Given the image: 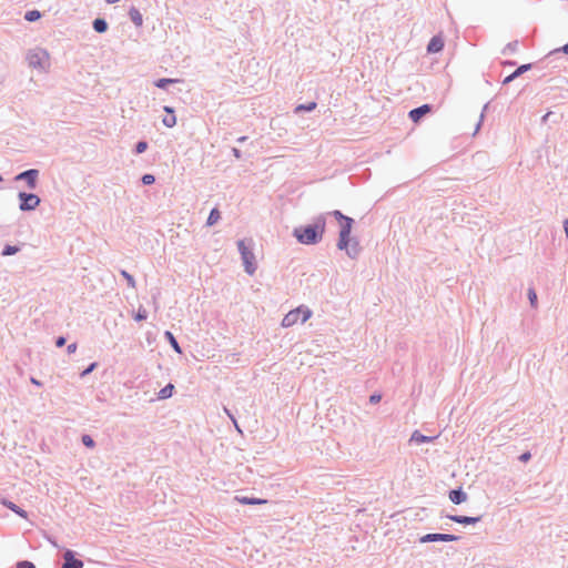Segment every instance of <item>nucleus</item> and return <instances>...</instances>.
Segmentation results:
<instances>
[{
  "label": "nucleus",
  "instance_id": "obj_1",
  "mask_svg": "<svg viewBox=\"0 0 568 568\" xmlns=\"http://www.w3.org/2000/svg\"><path fill=\"white\" fill-rule=\"evenodd\" d=\"M326 215L320 214L313 219V222L307 225L295 227L293 235L304 245H314L323 240V235L326 226Z\"/></svg>",
  "mask_w": 568,
  "mask_h": 568
},
{
  "label": "nucleus",
  "instance_id": "obj_2",
  "mask_svg": "<svg viewBox=\"0 0 568 568\" xmlns=\"http://www.w3.org/2000/svg\"><path fill=\"white\" fill-rule=\"evenodd\" d=\"M353 223L354 220L352 217L341 223V230L336 246L338 250L345 251L346 255L349 258L356 260L361 254L362 248L358 240L355 237H351Z\"/></svg>",
  "mask_w": 568,
  "mask_h": 568
},
{
  "label": "nucleus",
  "instance_id": "obj_3",
  "mask_svg": "<svg viewBox=\"0 0 568 568\" xmlns=\"http://www.w3.org/2000/svg\"><path fill=\"white\" fill-rule=\"evenodd\" d=\"M49 59V52L42 48L31 49L27 53L29 67L41 71H45L50 67Z\"/></svg>",
  "mask_w": 568,
  "mask_h": 568
},
{
  "label": "nucleus",
  "instance_id": "obj_4",
  "mask_svg": "<svg viewBox=\"0 0 568 568\" xmlns=\"http://www.w3.org/2000/svg\"><path fill=\"white\" fill-rule=\"evenodd\" d=\"M237 248L241 254V258L244 264L245 272L248 275H253L256 271L255 256L252 248L246 245L245 240L237 241Z\"/></svg>",
  "mask_w": 568,
  "mask_h": 568
},
{
  "label": "nucleus",
  "instance_id": "obj_5",
  "mask_svg": "<svg viewBox=\"0 0 568 568\" xmlns=\"http://www.w3.org/2000/svg\"><path fill=\"white\" fill-rule=\"evenodd\" d=\"M312 315V311L308 307L300 306L295 310L290 311L282 320L283 327H291L298 321L305 323Z\"/></svg>",
  "mask_w": 568,
  "mask_h": 568
},
{
  "label": "nucleus",
  "instance_id": "obj_6",
  "mask_svg": "<svg viewBox=\"0 0 568 568\" xmlns=\"http://www.w3.org/2000/svg\"><path fill=\"white\" fill-rule=\"evenodd\" d=\"M19 209L23 212L33 211L39 206L41 200L34 193L19 192Z\"/></svg>",
  "mask_w": 568,
  "mask_h": 568
},
{
  "label": "nucleus",
  "instance_id": "obj_7",
  "mask_svg": "<svg viewBox=\"0 0 568 568\" xmlns=\"http://www.w3.org/2000/svg\"><path fill=\"white\" fill-rule=\"evenodd\" d=\"M39 170L29 169L14 176V181H24L30 190H34L38 186Z\"/></svg>",
  "mask_w": 568,
  "mask_h": 568
},
{
  "label": "nucleus",
  "instance_id": "obj_8",
  "mask_svg": "<svg viewBox=\"0 0 568 568\" xmlns=\"http://www.w3.org/2000/svg\"><path fill=\"white\" fill-rule=\"evenodd\" d=\"M460 537L459 536H456V535H450V534H439V532H435V534H426L424 535L423 537H420L419 541L425 544V542H435V541H456V540H459Z\"/></svg>",
  "mask_w": 568,
  "mask_h": 568
},
{
  "label": "nucleus",
  "instance_id": "obj_9",
  "mask_svg": "<svg viewBox=\"0 0 568 568\" xmlns=\"http://www.w3.org/2000/svg\"><path fill=\"white\" fill-rule=\"evenodd\" d=\"M62 568H83V562L74 557V552L70 549L63 554Z\"/></svg>",
  "mask_w": 568,
  "mask_h": 568
},
{
  "label": "nucleus",
  "instance_id": "obj_10",
  "mask_svg": "<svg viewBox=\"0 0 568 568\" xmlns=\"http://www.w3.org/2000/svg\"><path fill=\"white\" fill-rule=\"evenodd\" d=\"M432 110L429 104H423L409 111L408 115L413 122H418L424 115L429 113Z\"/></svg>",
  "mask_w": 568,
  "mask_h": 568
},
{
  "label": "nucleus",
  "instance_id": "obj_11",
  "mask_svg": "<svg viewBox=\"0 0 568 568\" xmlns=\"http://www.w3.org/2000/svg\"><path fill=\"white\" fill-rule=\"evenodd\" d=\"M447 518H449L454 523L462 524V525H471V524H476L480 520V517H469V516H462V515H448Z\"/></svg>",
  "mask_w": 568,
  "mask_h": 568
},
{
  "label": "nucleus",
  "instance_id": "obj_12",
  "mask_svg": "<svg viewBox=\"0 0 568 568\" xmlns=\"http://www.w3.org/2000/svg\"><path fill=\"white\" fill-rule=\"evenodd\" d=\"M444 48V41L439 36H435L430 39L428 45H427V52L429 53H437L442 51Z\"/></svg>",
  "mask_w": 568,
  "mask_h": 568
},
{
  "label": "nucleus",
  "instance_id": "obj_13",
  "mask_svg": "<svg viewBox=\"0 0 568 568\" xmlns=\"http://www.w3.org/2000/svg\"><path fill=\"white\" fill-rule=\"evenodd\" d=\"M449 499L452 503L459 505L467 500V494L462 488L453 489L449 491Z\"/></svg>",
  "mask_w": 568,
  "mask_h": 568
},
{
  "label": "nucleus",
  "instance_id": "obj_14",
  "mask_svg": "<svg viewBox=\"0 0 568 568\" xmlns=\"http://www.w3.org/2000/svg\"><path fill=\"white\" fill-rule=\"evenodd\" d=\"M435 439H436L435 436H426V435H423L422 433H419L418 430H415L410 436V442L416 443V444L432 443Z\"/></svg>",
  "mask_w": 568,
  "mask_h": 568
},
{
  "label": "nucleus",
  "instance_id": "obj_15",
  "mask_svg": "<svg viewBox=\"0 0 568 568\" xmlns=\"http://www.w3.org/2000/svg\"><path fill=\"white\" fill-rule=\"evenodd\" d=\"M129 17L135 27H141L143 24V17L139 9L132 7L129 10Z\"/></svg>",
  "mask_w": 568,
  "mask_h": 568
},
{
  "label": "nucleus",
  "instance_id": "obj_16",
  "mask_svg": "<svg viewBox=\"0 0 568 568\" xmlns=\"http://www.w3.org/2000/svg\"><path fill=\"white\" fill-rule=\"evenodd\" d=\"M92 27L95 32L103 33L108 30V22L103 18H97L93 20Z\"/></svg>",
  "mask_w": 568,
  "mask_h": 568
},
{
  "label": "nucleus",
  "instance_id": "obj_17",
  "mask_svg": "<svg viewBox=\"0 0 568 568\" xmlns=\"http://www.w3.org/2000/svg\"><path fill=\"white\" fill-rule=\"evenodd\" d=\"M235 499L239 503L244 504V505H260V504H265L266 503L265 499L253 498V497H239V496H236Z\"/></svg>",
  "mask_w": 568,
  "mask_h": 568
},
{
  "label": "nucleus",
  "instance_id": "obj_18",
  "mask_svg": "<svg viewBox=\"0 0 568 568\" xmlns=\"http://www.w3.org/2000/svg\"><path fill=\"white\" fill-rule=\"evenodd\" d=\"M164 336H165V338L168 339V342L170 343V345L172 346V348H173L176 353L181 354V353H182V349H181V347H180V345H179V343H178L176 338L174 337V335H173L170 331H166V332L164 333Z\"/></svg>",
  "mask_w": 568,
  "mask_h": 568
},
{
  "label": "nucleus",
  "instance_id": "obj_19",
  "mask_svg": "<svg viewBox=\"0 0 568 568\" xmlns=\"http://www.w3.org/2000/svg\"><path fill=\"white\" fill-rule=\"evenodd\" d=\"M179 79L162 78L154 82V85L160 89H166L168 85L179 82Z\"/></svg>",
  "mask_w": 568,
  "mask_h": 568
},
{
  "label": "nucleus",
  "instance_id": "obj_20",
  "mask_svg": "<svg viewBox=\"0 0 568 568\" xmlns=\"http://www.w3.org/2000/svg\"><path fill=\"white\" fill-rule=\"evenodd\" d=\"M220 219H221V213H220V211H219L216 207H214V209H213V210H211V212H210V215H209V217H207V220H206V225L212 226V225H214V224H215Z\"/></svg>",
  "mask_w": 568,
  "mask_h": 568
},
{
  "label": "nucleus",
  "instance_id": "obj_21",
  "mask_svg": "<svg viewBox=\"0 0 568 568\" xmlns=\"http://www.w3.org/2000/svg\"><path fill=\"white\" fill-rule=\"evenodd\" d=\"M174 386L172 384H168L159 392V398L160 399H166L172 396Z\"/></svg>",
  "mask_w": 568,
  "mask_h": 568
},
{
  "label": "nucleus",
  "instance_id": "obj_22",
  "mask_svg": "<svg viewBox=\"0 0 568 568\" xmlns=\"http://www.w3.org/2000/svg\"><path fill=\"white\" fill-rule=\"evenodd\" d=\"M20 251V247L19 246H16V245H6L1 252V255L2 256H11V255H14L17 254L18 252Z\"/></svg>",
  "mask_w": 568,
  "mask_h": 568
},
{
  "label": "nucleus",
  "instance_id": "obj_23",
  "mask_svg": "<svg viewBox=\"0 0 568 568\" xmlns=\"http://www.w3.org/2000/svg\"><path fill=\"white\" fill-rule=\"evenodd\" d=\"M41 18V12L38 10L27 11L24 14V19L29 22H34Z\"/></svg>",
  "mask_w": 568,
  "mask_h": 568
},
{
  "label": "nucleus",
  "instance_id": "obj_24",
  "mask_svg": "<svg viewBox=\"0 0 568 568\" xmlns=\"http://www.w3.org/2000/svg\"><path fill=\"white\" fill-rule=\"evenodd\" d=\"M316 108L315 102H308L307 104H300L295 108V113H300L302 111H313Z\"/></svg>",
  "mask_w": 568,
  "mask_h": 568
},
{
  "label": "nucleus",
  "instance_id": "obj_25",
  "mask_svg": "<svg viewBox=\"0 0 568 568\" xmlns=\"http://www.w3.org/2000/svg\"><path fill=\"white\" fill-rule=\"evenodd\" d=\"M518 41H511L509 42L503 50V53L504 54H513L517 51L518 49Z\"/></svg>",
  "mask_w": 568,
  "mask_h": 568
},
{
  "label": "nucleus",
  "instance_id": "obj_26",
  "mask_svg": "<svg viewBox=\"0 0 568 568\" xmlns=\"http://www.w3.org/2000/svg\"><path fill=\"white\" fill-rule=\"evenodd\" d=\"M120 274L125 278L128 286H130L131 288H135V280L130 273H128L125 270H122Z\"/></svg>",
  "mask_w": 568,
  "mask_h": 568
},
{
  "label": "nucleus",
  "instance_id": "obj_27",
  "mask_svg": "<svg viewBox=\"0 0 568 568\" xmlns=\"http://www.w3.org/2000/svg\"><path fill=\"white\" fill-rule=\"evenodd\" d=\"M528 300H529L530 306L536 308L537 307V293L534 287L528 288Z\"/></svg>",
  "mask_w": 568,
  "mask_h": 568
},
{
  "label": "nucleus",
  "instance_id": "obj_28",
  "mask_svg": "<svg viewBox=\"0 0 568 568\" xmlns=\"http://www.w3.org/2000/svg\"><path fill=\"white\" fill-rule=\"evenodd\" d=\"M8 508L11 509L12 511H14L17 515H19L20 517L22 518H27V511L21 509L19 506H17L16 504L13 503H9L8 505Z\"/></svg>",
  "mask_w": 568,
  "mask_h": 568
},
{
  "label": "nucleus",
  "instance_id": "obj_29",
  "mask_svg": "<svg viewBox=\"0 0 568 568\" xmlns=\"http://www.w3.org/2000/svg\"><path fill=\"white\" fill-rule=\"evenodd\" d=\"M146 318H148L146 310L143 306H140L138 308V312H136L135 316H134V320L136 322H142V321H145Z\"/></svg>",
  "mask_w": 568,
  "mask_h": 568
},
{
  "label": "nucleus",
  "instance_id": "obj_30",
  "mask_svg": "<svg viewBox=\"0 0 568 568\" xmlns=\"http://www.w3.org/2000/svg\"><path fill=\"white\" fill-rule=\"evenodd\" d=\"M162 122L166 128H173L176 124V116L174 114H169L163 118Z\"/></svg>",
  "mask_w": 568,
  "mask_h": 568
},
{
  "label": "nucleus",
  "instance_id": "obj_31",
  "mask_svg": "<svg viewBox=\"0 0 568 568\" xmlns=\"http://www.w3.org/2000/svg\"><path fill=\"white\" fill-rule=\"evenodd\" d=\"M81 442L85 447L89 448H93L95 446V443L90 435H82Z\"/></svg>",
  "mask_w": 568,
  "mask_h": 568
},
{
  "label": "nucleus",
  "instance_id": "obj_32",
  "mask_svg": "<svg viewBox=\"0 0 568 568\" xmlns=\"http://www.w3.org/2000/svg\"><path fill=\"white\" fill-rule=\"evenodd\" d=\"M333 215L339 223L344 222L345 220L349 219V216L344 215L341 211L335 210L329 213Z\"/></svg>",
  "mask_w": 568,
  "mask_h": 568
},
{
  "label": "nucleus",
  "instance_id": "obj_33",
  "mask_svg": "<svg viewBox=\"0 0 568 568\" xmlns=\"http://www.w3.org/2000/svg\"><path fill=\"white\" fill-rule=\"evenodd\" d=\"M141 181L144 185H151L155 182V178L154 175L146 173L142 176Z\"/></svg>",
  "mask_w": 568,
  "mask_h": 568
},
{
  "label": "nucleus",
  "instance_id": "obj_34",
  "mask_svg": "<svg viewBox=\"0 0 568 568\" xmlns=\"http://www.w3.org/2000/svg\"><path fill=\"white\" fill-rule=\"evenodd\" d=\"M146 149H148V143H146L145 141H139V142L135 144V152H136L138 154L143 153Z\"/></svg>",
  "mask_w": 568,
  "mask_h": 568
},
{
  "label": "nucleus",
  "instance_id": "obj_35",
  "mask_svg": "<svg viewBox=\"0 0 568 568\" xmlns=\"http://www.w3.org/2000/svg\"><path fill=\"white\" fill-rule=\"evenodd\" d=\"M531 68V64H523L520 67H518L514 72H515V75H517V78L519 75H521L523 73H525L526 71H528L529 69Z\"/></svg>",
  "mask_w": 568,
  "mask_h": 568
},
{
  "label": "nucleus",
  "instance_id": "obj_36",
  "mask_svg": "<svg viewBox=\"0 0 568 568\" xmlns=\"http://www.w3.org/2000/svg\"><path fill=\"white\" fill-rule=\"evenodd\" d=\"M16 568H36L34 564L28 560L19 561Z\"/></svg>",
  "mask_w": 568,
  "mask_h": 568
},
{
  "label": "nucleus",
  "instance_id": "obj_37",
  "mask_svg": "<svg viewBox=\"0 0 568 568\" xmlns=\"http://www.w3.org/2000/svg\"><path fill=\"white\" fill-rule=\"evenodd\" d=\"M98 366L97 363H91L82 373H81V376L84 377L87 375H89L91 372H93V369Z\"/></svg>",
  "mask_w": 568,
  "mask_h": 568
},
{
  "label": "nucleus",
  "instance_id": "obj_38",
  "mask_svg": "<svg viewBox=\"0 0 568 568\" xmlns=\"http://www.w3.org/2000/svg\"><path fill=\"white\" fill-rule=\"evenodd\" d=\"M487 108H488V104H485V106H484V109H483V111L480 113L479 122L476 125L475 133H477L479 131V128H480L481 122L484 120V112L487 110Z\"/></svg>",
  "mask_w": 568,
  "mask_h": 568
},
{
  "label": "nucleus",
  "instance_id": "obj_39",
  "mask_svg": "<svg viewBox=\"0 0 568 568\" xmlns=\"http://www.w3.org/2000/svg\"><path fill=\"white\" fill-rule=\"evenodd\" d=\"M530 458L531 454L529 452H525L518 457V459L523 463H527L528 460H530Z\"/></svg>",
  "mask_w": 568,
  "mask_h": 568
},
{
  "label": "nucleus",
  "instance_id": "obj_40",
  "mask_svg": "<svg viewBox=\"0 0 568 568\" xmlns=\"http://www.w3.org/2000/svg\"><path fill=\"white\" fill-rule=\"evenodd\" d=\"M382 399V396L379 394H373L369 396V403L371 404H377Z\"/></svg>",
  "mask_w": 568,
  "mask_h": 568
},
{
  "label": "nucleus",
  "instance_id": "obj_41",
  "mask_svg": "<svg viewBox=\"0 0 568 568\" xmlns=\"http://www.w3.org/2000/svg\"><path fill=\"white\" fill-rule=\"evenodd\" d=\"M67 339L65 337L63 336H59L57 339H55V346L57 347H62L64 344H65Z\"/></svg>",
  "mask_w": 568,
  "mask_h": 568
},
{
  "label": "nucleus",
  "instance_id": "obj_42",
  "mask_svg": "<svg viewBox=\"0 0 568 568\" xmlns=\"http://www.w3.org/2000/svg\"><path fill=\"white\" fill-rule=\"evenodd\" d=\"M517 78V75H515V72H513L511 74H509L508 77H506L503 81L504 84H508L510 83L511 81H514L515 79Z\"/></svg>",
  "mask_w": 568,
  "mask_h": 568
},
{
  "label": "nucleus",
  "instance_id": "obj_43",
  "mask_svg": "<svg viewBox=\"0 0 568 568\" xmlns=\"http://www.w3.org/2000/svg\"><path fill=\"white\" fill-rule=\"evenodd\" d=\"M75 351H77V344L75 343H71V344L68 345V347H67L68 354H73V353H75Z\"/></svg>",
  "mask_w": 568,
  "mask_h": 568
},
{
  "label": "nucleus",
  "instance_id": "obj_44",
  "mask_svg": "<svg viewBox=\"0 0 568 568\" xmlns=\"http://www.w3.org/2000/svg\"><path fill=\"white\" fill-rule=\"evenodd\" d=\"M232 153H233V155H234L236 159H241V158H242V152H241L239 149H236V148H233V149H232Z\"/></svg>",
  "mask_w": 568,
  "mask_h": 568
},
{
  "label": "nucleus",
  "instance_id": "obj_45",
  "mask_svg": "<svg viewBox=\"0 0 568 568\" xmlns=\"http://www.w3.org/2000/svg\"><path fill=\"white\" fill-rule=\"evenodd\" d=\"M224 412L227 415V417H230L231 420L235 419L233 413L229 408L224 407Z\"/></svg>",
  "mask_w": 568,
  "mask_h": 568
},
{
  "label": "nucleus",
  "instance_id": "obj_46",
  "mask_svg": "<svg viewBox=\"0 0 568 568\" xmlns=\"http://www.w3.org/2000/svg\"><path fill=\"white\" fill-rule=\"evenodd\" d=\"M564 230H565V234H566V236H567V239H568V219H566V220L564 221Z\"/></svg>",
  "mask_w": 568,
  "mask_h": 568
},
{
  "label": "nucleus",
  "instance_id": "obj_47",
  "mask_svg": "<svg viewBox=\"0 0 568 568\" xmlns=\"http://www.w3.org/2000/svg\"><path fill=\"white\" fill-rule=\"evenodd\" d=\"M164 111L169 113L170 115L174 114V110L171 106H164Z\"/></svg>",
  "mask_w": 568,
  "mask_h": 568
},
{
  "label": "nucleus",
  "instance_id": "obj_48",
  "mask_svg": "<svg viewBox=\"0 0 568 568\" xmlns=\"http://www.w3.org/2000/svg\"><path fill=\"white\" fill-rule=\"evenodd\" d=\"M558 51H562V52H565V53H567V54H568V43H567V44H565V45H564L561 49H559Z\"/></svg>",
  "mask_w": 568,
  "mask_h": 568
},
{
  "label": "nucleus",
  "instance_id": "obj_49",
  "mask_svg": "<svg viewBox=\"0 0 568 568\" xmlns=\"http://www.w3.org/2000/svg\"><path fill=\"white\" fill-rule=\"evenodd\" d=\"M31 383L37 385V386L41 385V383L38 379H36L34 377H31Z\"/></svg>",
  "mask_w": 568,
  "mask_h": 568
},
{
  "label": "nucleus",
  "instance_id": "obj_50",
  "mask_svg": "<svg viewBox=\"0 0 568 568\" xmlns=\"http://www.w3.org/2000/svg\"><path fill=\"white\" fill-rule=\"evenodd\" d=\"M232 423L234 424V426H235L236 430L241 433L242 430H241V428H240V426H239V424H237V420H236V419H234V420H232Z\"/></svg>",
  "mask_w": 568,
  "mask_h": 568
},
{
  "label": "nucleus",
  "instance_id": "obj_51",
  "mask_svg": "<svg viewBox=\"0 0 568 568\" xmlns=\"http://www.w3.org/2000/svg\"><path fill=\"white\" fill-rule=\"evenodd\" d=\"M246 140H247V136H240V138L237 139V142H239V143H243V142H245Z\"/></svg>",
  "mask_w": 568,
  "mask_h": 568
},
{
  "label": "nucleus",
  "instance_id": "obj_52",
  "mask_svg": "<svg viewBox=\"0 0 568 568\" xmlns=\"http://www.w3.org/2000/svg\"><path fill=\"white\" fill-rule=\"evenodd\" d=\"M119 1H120V0H105V2H106V3H109V4L116 3V2H119Z\"/></svg>",
  "mask_w": 568,
  "mask_h": 568
},
{
  "label": "nucleus",
  "instance_id": "obj_53",
  "mask_svg": "<svg viewBox=\"0 0 568 568\" xmlns=\"http://www.w3.org/2000/svg\"><path fill=\"white\" fill-rule=\"evenodd\" d=\"M2 181V176L0 175V182Z\"/></svg>",
  "mask_w": 568,
  "mask_h": 568
}]
</instances>
